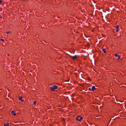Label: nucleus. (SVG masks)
<instances>
[{"mask_svg":"<svg viewBox=\"0 0 126 126\" xmlns=\"http://www.w3.org/2000/svg\"><path fill=\"white\" fill-rule=\"evenodd\" d=\"M11 114L12 115H13V116H16V113H15V112H14V111L12 110L11 112Z\"/></svg>","mask_w":126,"mask_h":126,"instance_id":"4","label":"nucleus"},{"mask_svg":"<svg viewBox=\"0 0 126 126\" xmlns=\"http://www.w3.org/2000/svg\"><path fill=\"white\" fill-rule=\"evenodd\" d=\"M19 100H21L22 101V102L24 101V100H22V96H19Z\"/></svg>","mask_w":126,"mask_h":126,"instance_id":"6","label":"nucleus"},{"mask_svg":"<svg viewBox=\"0 0 126 126\" xmlns=\"http://www.w3.org/2000/svg\"><path fill=\"white\" fill-rule=\"evenodd\" d=\"M0 3H1V0H0Z\"/></svg>","mask_w":126,"mask_h":126,"instance_id":"17","label":"nucleus"},{"mask_svg":"<svg viewBox=\"0 0 126 126\" xmlns=\"http://www.w3.org/2000/svg\"><path fill=\"white\" fill-rule=\"evenodd\" d=\"M71 58H72L73 60H76V59H77V55H74V56H71Z\"/></svg>","mask_w":126,"mask_h":126,"instance_id":"3","label":"nucleus"},{"mask_svg":"<svg viewBox=\"0 0 126 126\" xmlns=\"http://www.w3.org/2000/svg\"><path fill=\"white\" fill-rule=\"evenodd\" d=\"M36 104V101H33V105H34Z\"/></svg>","mask_w":126,"mask_h":126,"instance_id":"11","label":"nucleus"},{"mask_svg":"<svg viewBox=\"0 0 126 126\" xmlns=\"http://www.w3.org/2000/svg\"><path fill=\"white\" fill-rule=\"evenodd\" d=\"M6 33L7 34H9V33H10V32H7Z\"/></svg>","mask_w":126,"mask_h":126,"instance_id":"15","label":"nucleus"},{"mask_svg":"<svg viewBox=\"0 0 126 126\" xmlns=\"http://www.w3.org/2000/svg\"><path fill=\"white\" fill-rule=\"evenodd\" d=\"M76 120L77 121H79V122H80L82 120V117H81L80 116H78V117L76 118Z\"/></svg>","mask_w":126,"mask_h":126,"instance_id":"2","label":"nucleus"},{"mask_svg":"<svg viewBox=\"0 0 126 126\" xmlns=\"http://www.w3.org/2000/svg\"><path fill=\"white\" fill-rule=\"evenodd\" d=\"M52 91H55L56 89H58V86L57 85H53L50 88Z\"/></svg>","mask_w":126,"mask_h":126,"instance_id":"1","label":"nucleus"},{"mask_svg":"<svg viewBox=\"0 0 126 126\" xmlns=\"http://www.w3.org/2000/svg\"><path fill=\"white\" fill-rule=\"evenodd\" d=\"M116 28H117V29H119V26H117Z\"/></svg>","mask_w":126,"mask_h":126,"instance_id":"16","label":"nucleus"},{"mask_svg":"<svg viewBox=\"0 0 126 126\" xmlns=\"http://www.w3.org/2000/svg\"><path fill=\"white\" fill-rule=\"evenodd\" d=\"M1 41H2V42H4V39L1 38L0 39Z\"/></svg>","mask_w":126,"mask_h":126,"instance_id":"10","label":"nucleus"},{"mask_svg":"<svg viewBox=\"0 0 126 126\" xmlns=\"http://www.w3.org/2000/svg\"><path fill=\"white\" fill-rule=\"evenodd\" d=\"M115 56L116 57H118L119 56V55H118V54H116Z\"/></svg>","mask_w":126,"mask_h":126,"instance_id":"12","label":"nucleus"},{"mask_svg":"<svg viewBox=\"0 0 126 126\" xmlns=\"http://www.w3.org/2000/svg\"><path fill=\"white\" fill-rule=\"evenodd\" d=\"M102 52H103V53H104V54H106V49H105L104 48L102 49Z\"/></svg>","mask_w":126,"mask_h":126,"instance_id":"7","label":"nucleus"},{"mask_svg":"<svg viewBox=\"0 0 126 126\" xmlns=\"http://www.w3.org/2000/svg\"><path fill=\"white\" fill-rule=\"evenodd\" d=\"M9 126V124H8V123H7V124H4V126Z\"/></svg>","mask_w":126,"mask_h":126,"instance_id":"8","label":"nucleus"},{"mask_svg":"<svg viewBox=\"0 0 126 126\" xmlns=\"http://www.w3.org/2000/svg\"><path fill=\"white\" fill-rule=\"evenodd\" d=\"M95 89H96V88L94 86H93L92 88V91H94V90H95Z\"/></svg>","mask_w":126,"mask_h":126,"instance_id":"5","label":"nucleus"},{"mask_svg":"<svg viewBox=\"0 0 126 126\" xmlns=\"http://www.w3.org/2000/svg\"><path fill=\"white\" fill-rule=\"evenodd\" d=\"M89 90L90 91H92V89H91V88H89Z\"/></svg>","mask_w":126,"mask_h":126,"instance_id":"14","label":"nucleus"},{"mask_svg":"<svg viewBox=\"0 0 126 126\" xmlns=\"http://www.w3.org/2000/svg\"><path fill=\"white\" fill-rule=\"evenodd\" d=\"M120 30L119 29H117V30H116V32H119V31Z\"/></svg>","mask_w":126,"mask_h":126,"instance_id":"13","label":"nucleus"},{"mask_svg":"<svg viewBox=\"0 0 126 126\" xmlns=\"http://www.w3.org/2000/svg\"><path fill=\"white\" fill-rule=\"evenodd\" d=\"M118 60H121V56L118 55Z\"/></svg>","mask_w":126,"mask_h":126,"instance_id":"9","label":"nucleus"}]
</instances>
